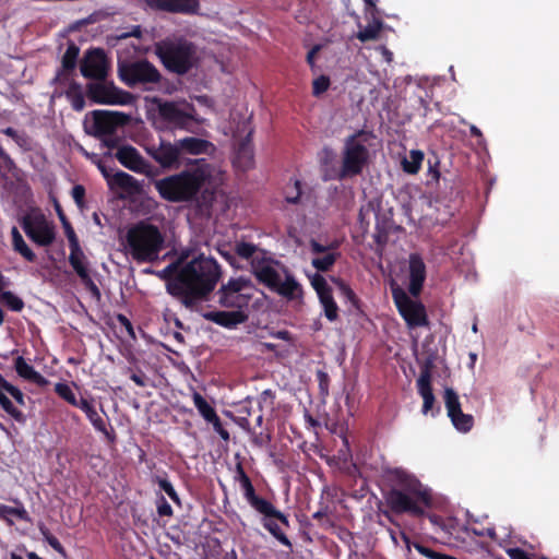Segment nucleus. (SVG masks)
Returning a JSON list of instances; mask_svg holds the SVG:
<instances>
[{
    "instance_id": "f8f14e48",
    "label": "nucleus",
    "mask_w": 559,
    "mask_h": 559,
    "mask_svg": "<svg viewBox=\"0 0 559 559\" xmlns=\"http://www.w3.org/2000/svg\"><path fill=\"white\" fill-rule=\"evenodd\" d=\"M95 136L112 135L118 128L130 122V116L120 111L94 110L92 111Z\"/></svg>"
},
{
    "instance_id": "1a4fd4ad",
    "label": "nucleus",
    "mask_w": 559,
    "mask_h": 559,
    "mask_svg": "<svg viewBox=\"0 0 559 559\" xmlns=\"http://www.w3.org/2000/svg\"><path fill=\"white\" fill-rule=\"evenodd\" d=\"M392 295L396 308L408 328L427 326L429 324L425 306L421 302L413 300L401 288L393 289Z\"/></svg>"
},
{
    "instance_id": "8fccbe9b",
    "label": "nucleus",
    "mask_w": 559,
    "mask_h": 559,
    "mask_svg": "<svg viewBox=\"0 0 559 559\" xmlns=\"http://www.w3.org/2000/svg\"><path fill=\"white\" fill-rule=\"evenodd\" d=\"M310 250L314 254H321L324 252H338L340 242L337 240H333L328 246L321 245L314 239H311L309 242Z\"/></svg>"
},
{
    "instance_id": "69168bd1",
    "label": "nucleus",
    "mask_w": 559,
    "mask_h": 559,
    "mask_svg": "<svg viewBox=\"0 0 559 559\" xmlns=\"http://www.w3.org/2000/svg\"><path fill=\"white\" fill-rule=\"evenodd\" d=\"M13 141L23 150L31 148V139L25 132H19Z\"/></svg>"
},
{
    "instance_id": "dca6fc26",
    "label": "nucleus",
    "mask_w": 559,
    "mask_h": 559,
    "mask_svg": "<svg viewBox=\"0 0 559 559\" xmlns=\"http://www.w3.org/2000/svg\"><path fill=\"white\" fill-rule=\"evenodd\" d=\"M115 157L126 168L139 173L150 175L152 165L144 159L140 152L132 145L126 144L118 147Z\"/></svg>"
},
{
    "instance_id": "cd10ccee",
    "label": "nucleus",
    "mask_w": 559,
    "mask_h": 559,
    "mask_svg": "<svg viewBox=\"0 0 559 559\" xmlns=\"http://www.w3.org/2000/svg\"><path fill=\"white\" fill-rule=\"evenodd\" d=\"M272 292H275L288 300L297 299L302 295L301 285L296 281L294 275L288 272H286L284 281H282V277L280 278L277 286L273 288Z\"/></svg>"
},
{
    "instance_id": "473e14b6",
    "label": "nucleus",
    "mask_w": 559,
    "mask_h": 559,
    "mask_svg": "<svg viewBox=\"0 0 559 559\" xmlns=\"http://www.w3.org/2000/svg\"><path fill=\"white\" fill-rule=\"evenodd\" d=\"M12 245L14 251L20 253L26 261L28 262H35L36 261V254L33 252V250L26 245L24 241L22 235L17 230L16 227L12 228Z\"/></svg>"
},
{
    "instance_id": "3c124183",
    "label": "nucleus",
    "mask_w": 559,
    "mask_h": 559,
    "mask_svg": "<svg viewBox=\"0 0 559 559\" xmlns=\"http://www.w3.org/2000/svg\"><path fill=\"white\" fill-rule=\"evenodd\" d=\"M331 81L326 75H320L312 82V95L319 97L325 93L330 87Z\"/></svg>"
},
{
    "instance_id": "2f4dec72",
    "label": "nucleus",
    "mask_w": 559,
    "mask_h": 559,
    "mask_svg": "<svg viewBox=\"0 0 559 559\" xmlns=\"http://www.w3.org/2000/svg\"><path fill=\"white\" fill-rule=\"evenodd\" d=\"M66 96L70 100L71 106L75 111H81L84 109L85 99L81 85L78 82L73 80L69 81V87L66 91Z\"/></svg>"
},
{
    "instance_id": "c03bdc74",
    "label": "nucleus",
    "mask_w": 559,
    "mask_h": 559,
    "mask_svg": "<svg viewBox=\"0 0 559 559\" xmlns=\"http://www.w3.org/2000/svg\"><path fill=\"white\" fill-rule=\"evenodd\" d=\"M55 392L56 394L69 403L71 406L78 407L80 400L76 399L74 392L70 388L68 383L64 382H58L55 384Z\"/></svg>"
},
{
    "instance_id": "c9c22d12",
    "label": "nucleus",
    "mask_w": 559,
    "mask_h": 559,
    "mask_svg": "<svg viewBox=\"0 0 559 559\" xmlns=\"http://www.w3.org/2000/svg\"><path fill=\"white\" fill-rule=\"evenodd\" d=\"M322 257H317L312 259V266L318 272H328L335 264L337 259L341 257V252H324Z\"/></svg>"
},
{
    "instance_id": "58836bf2",
    "label": "nucleus",
    "mask_w": 559,
    "mask_h": 559,
    "mask_svg": "<svg viewBox=\"0 0 559 559\" xmlns=\"http://www.w3.org/2000/svg\"><path fill=\"white\" fill-rule=\"evenodd\" d=\"M424 160V153L418 150H413L409 153V158L402 160L403 170L409 175H415L419 171Z\"/></svg>"
},
{
    "instance_id": "4c0bfd02",
    "label": "nucleus",
    "mask_w": 559,
    "mask_h": 559,
    "mask_svg": "<svg viewBox=\"0 0 559 559\" xmlns=\"http://www.w3.org/2000/svg\"><path fill=\"white\" fill-rule=\"evenodd\" d=\"M192 400H193L194 406L198 409L199 414L207 423L211 421L214 417L217 416L216 411L214 409V407L211 406L207 403V401L199 392H194L193 393Z\"/></svg>"
},
{
    "instance_id": "f704fd0d",
    "label": "nucleus",
    "mask_w": 559,
    "mask_h": 559,
    "mask_svg": "<svg viewBox=\"0 0 559 559\" xmlns=\"http://www.w3.org/2000/svg\"><path fill=\"white\" fill-rule=\"evenodd\" d=\"M261 252L265 251L258 249L255 245L250 242L237 241L235 245V253L241 259L250 260V262L258 257H262Z\"/></svg>"
},
{
    "instance_id": "680f3d73",
    "label": "nucleus",
    "mask_w": 559,
    "mask_h": 559,
    "mask_svg": "<svg viewBox=\"0 0 559 559\" xmlns=\"http://www.w3.org/2000/svg\"><path fill=\"white\" fill-rule=\"evenodd\" d=\"M157 513L160 516H171L173 515V508L163 496H160V498L158 499V502H157Z\"/></svg>"
},
{
    "instance_id": "2eb2a0df",
    "label": "nucleus",
    "mask_w": 559,
    "mask_h": 559,
    "mask_svg": "<svg viewBox=\"0 0 559 559\" xmlns=\"http://www.w3.org/2000/svg\"><path fill=\"white\" fill-rule=\"evenodd\" d=\"M98 168L106 178L110 189H119L124 195L133 197L142 192V185L131 175L122 170H117L111 175V170L99 164Z\"/></svg>"
},
{
    "instance_id": "864d4df0",
    "label": "nucleus",
    "mask_w": 559,
    "mask_h": 559,
    "mask_svg": "<svg viewBox=\"0 0 559 559\" xmlns=\"http://www.w3.org/2000/svg\"><path fill=\"white\" fill-rule=\"evenodd\" d=\"M301 199V181L295 180L292 190H286L285 201L289 204H298Z\"/></svg>"
},
{
    "instance_id": "6ab92c4d",
    "label": "nucleus",
    "mask_w": 559,
    "mask_h": 559,
    "mask_svg": "<svg viewBox=\"0 0 559 559\" xmlns=\"http://www.w3.org/2000/svg\"><path fill=\"white\" fill-rule=\"evenodd\" d=\"M234 480L239 483L243 498L255 512H259L269 502L267 499L257 495L254 486L252 485L250 477L247 475L241 462L236 464Z\"/></svg>"
},
{
    "instance_id": "20e7f679",
    "label": "nucleus",
    "mask_w": 559,
    "mask_h": 559,
    "mask_svg": "<svg viewBox=\"0 0 559 559\" xmlns=\"http://www.w3.org/2000/svg\"><path fill=\"white\" fill-rule=\"evenodd\" d=\"M165 237L159 228L145 221L131 226L126 235L127 253L136 263H153L164 249Z\"/></svg>"
},
{
    "instance_id": "f03ea898",
    "label": "nucleus",
    "mask_w": 559,
    "mask_h": 559,
    "mask_svg": "<svg viewBox=\"0 0 559 559\" xmlns=\"http://www.w3.org/2000/svg\"><path fill=\"white\" fill-rule=\"evenodd\" d=\"M211 178V170L205 159H195L187 169L155 180L154 187L160 198L171 203L195 201L201 212L211 210L216 190L206 187Z\"/></svg>"
},
{
    "instance_id": "4468645a",
    "label": "nucleus",
    "mask_w": 559,
    "mask_h": 559,
    "mask_svg": "<svg viewBox=\"0 0 559 559\" xmlns=\"http://www.w3.org/2000/svg\"><path fill=\"white\" fill-rule=\"evenodd\" d=\"M261 253L262 257H258L251 261V273L260 284L272 290L277 286L281 278V274L276 269L280 262L271 257H266V252Z\"/></svg>"
},
{
    "instance_id": "ea45409f",
    "label": "nucleus",
    "mask_w": 559,
    "mask_h": 559,
    "mask_svg": "<svg viewBox=\"0 0 559 559\" xmlns=\"http://www.w3.org/2000/svg\"><path fill=\"white\" fill-rule=\"evenodd\" d=\"M319 300L323 307L325 318L331 322L336 321L338 318V307L334 300L333 293L320 296Z\"/></svg>"
},
{
    "instance_id": "13d9d810",
    "label": "nucleus",
    "mask_w": 559,
    "mask_h": 559,
    "mask_svg": "<svg viewBox=\"0 0 559 559\" xmlns=\"http://www.w3.org/2000/svg\"><path fill=\"white\" fill-rule=\"evenodd\" d=\"M62 227H63L64 234H66V236L68 238L69 247L70 248H73V247L76 248L80 243H79V239L76 237V234H75L71 223L69 221L63 222Z\"/></svg>"
},
{
    "instance_id": "423d86ee",
    "label": "nucleus",
    "mask_w": 559,
    "mask_h": 559,
    "mask_svg": "<svg viewBox=\"0 0 559 559\" xmlns=\"http://www.w3.org/2000/svg\"><path fill=\"white\" fill-rule=\"evenodd\" d=\"M156 55L163 66L178 75H185L198 66L197 46L187 40H165L156 45Z\"/></svg>"
},
{
    "instance_id": "c85d7f7f",
    "label": "nucleus",
    "mask_w": 559,
    "mask_h": 559,
    "mask_svg": "<svg viewBox=\"0 0 559 559\" xmlns=\"http://www.w3.org/2000/svg\"><path fill=\"white\" fill-rule=\"evenodd\" d=\"M179 154L181 152L189 153L192 155L205 154L213 144L204 139L187 136L176 141Z\"/></svg>"
},
{
    "instance_id": "de8ad7c7",
    "label": "nucleus",
    "mask_w": 559,
    "mask_h": 559,
    "mask_svg": "<svg viewBox=\"0 0 559 559\" xmlns=\"http://www.w3.org/2000/svg\"><path fill=\"white\" fill-rule=\"evenodd\" d=\"M310 282H311V286L316 290L318 297L332 292V288L329 286L326 280L320 273H314L311 276Z\"/></svg>"
},
{
    "instance_id": "052dcab7",
    "label": "nucleus",
    "mask_w": 559,
    "mask_h": 559,
    "mask_svg": "<svg viewBox=\"0 0 559 559\" xmlns=\"http://www.w3.org/2000/svg\"><path fill=\"white\" fill-rule=\"evenodd\" d=\"M116 320L120 324V326L124 328L127 334L130 337L135 338L133 325H132L131 321L124 314L118 313L116 316Z\"/></svg>"
},
{
    "instance_id": "f3484780",
    "label": "nucleus",
    "mask_w": 559,
    "mask_h": 559,
    "mask_svg": "<svg viewBox=\"0 0 559 559\" xmlns=\"http://www.w3.org/2000/svg\"><path fill=\"white\" fill-rule=\"evenodd\" d=\"M107 71L105 52L100 48L90 51L81 64V73L86 79L103 81Z\"/></svg>"
},
{
    "instance_id": "338daca9",
    "label": "nucleus",
    "mask_w": 559,
    "mask_h": 559,
    "mask_svg": "<svg viewBox=\"0 0 559 559\" xmlns=\"http://www.w3.org/2000/svg\"><path fill=\"white\" fill-rule=\"evenodd\" d=\"M102 143L104 146L108 147V148H117L120 147L119 146V138L115 136L114 134L112 135H104L102 136Z\"/></svg>"
},
{
    "instance_id": "a211bd4d",
    "label": "nucleus",
    "mask_w": 559,
    "mask_h": 559,
    "mask_svg": "<svg viewBox=\"0 0 559 559\" xmlns=\"http://www.w3.org/2000/svg\"><path fill=\"white\" fill-rule=\"evenodd\" d=\"M69 263L80 277L83 285L93 296L99 298L100 292L93 278L91 277L88 267L86 265V258L80 245L75 248H70Z\"/></svg>"
},
{
    "instance_id": "0eeeda50",
    "label": "nucleus",
    "mask_w": 559,
    "mask_h": 559,
    "mask_svg": "<svg viewBox=\"0 0 559 559\" xmlns=\"http://www.w3.org/2000/svg\"><path fill=\"white\" fill-rule=\"evenodd\" d=\"M253 289L254 285L250 278L231 277L217 290V302L223 308L247 311L253 297Z\"/></svg>"
},
{
    "instance_id": "e433bc0d",
    "label": "nucleus",
    "mask_w": 559,
    "mask_h": 559,
    "mask_svg": "<svg viewBox=\"0 0 559 559\" xmlns=\"http://www.w3.org/2000/svg\"><path fill=\"white\" fill-rule=\"evenodd\" d=\"M373 23L368 24L365 28L360 29L356 37L361 41L366 43L369 40H374L378 38L380 31L382 28V21L374 16L372 12Z\"/></svg>"
},
{
    "instance_id": "603ef678",
    "label": "nucleus",
    "mask_w": 559,
    "mask_h": 559,
    "mask_svg": "<svg viewBox=\"0 0 559 559\" xmlns=\"http://www.w3.org/2000/svg\"><path fill=\"white\" fill-rule=\"evenodd\" d=\"M156 483L158 484L159 488L162 490H164L167 496L175 502V503H180V498L177 493V491L175 490L173 484L167 479V478H163V477H156Z\"/></svg>"
},
{
    "instance_id": "b1692460",
    "label": "nucleus",
    "mask_w": 559,
    "mask_h": 559,
    "mask_svg": "<svg viewBox=\"0 0 559 559\" xmlns=\"http://www.w3.org/2000/svg\"><path fill=\"white\" fill-rule=\"evenodd\" d=\"M431 371L432 361L427 360L420 369L419 378L417 379L418 393L423 397V414L426 415L435 405L436 397L431 386Z\"/></svg>"
},
{
    "instance_id": "79ce46f5",
    "label": "nucleus",
    "mask_w": 559,
    "mask_h": 559,
    "mask_svg": "<svg viewBox=\"0 0 559 559\" xmlns=\"http://www.w3.org/2000/svg\"><path fill=\"white\" fill-rule=\"evenodd\" d=\"M5 393L7 392H4V389L0 388V406L7 414H9L17 423H25V415L13 405V403L5 395Z\"/></svg>"
},
{
    "instance_id": "4be33fe9",
    "label": "nucleus",
    "mask_w": 559,
    "mask_h": 559,
    "mask_svg": "<svg viewBox=\"0 0 559 559\" xmlns=\"http://www.w3.org/2000/svg\"><path fill=\"white\" fill-rule=\"evenodd\" d=\"M409 285L408 292L413 297H418L426 281V264L419 253H411L408 259Z\"/></svg>"
},
{
    "instance_id": "7ed1b4c3",
    "label": "nucleus",
    "mask_w": 559,
    "mask_h": 559,
    "mask_svg": "<svg viewBox=\"0 0 559 559\" xmlns=\"http://www.w3.org/2000/svg\"><path fill=\"white\" fill-rule=\"evenodd\" d=\"M221 276L217 261L201 254L180 266L176 278L169 284V294L186 308L192 309L209 299Z\"/></svg>"
},
{
    "instance_id": "72a5a7b5",
    "label": "nucleus",
    "mask_w": 559,
    "mask_h": 559,
    "mask_svg": "<svg viewBox=\"0 0 559 559\" xmlns=\"http://www.w3.org/2000/svg\"><path fill=\"white\" fill-rule=\"evenodd\" d=\"M262 525L282 545H284L288 548H292L290 540L288 539L286 534L283 532V530L280 527L275 518L262 516Z\"/></svg>"
},
{
    "instance_id": "e2e57ef3",
    "label": "nucleus",
    "mask_w": 559,
    "mask_h": 559,
    "mask_svg": "<svg viewBox=\"0 0 559 559\" xmlns=\"http://www.w3.org/2000/svg\"><path fill=\"white\" fill-rule=\"evenodd\" d=\"M71 195H72L74 202L79 206H82L84 203V198H85V188L82 185H75L72 188Z\"/></svg>"
},
{
    "instance_id": "9b49d317",
    "label": "nucleus",
    "mask_w": 559,
    "mask_h": 559,
    "mask_svg": "<svg viewBox=\"0 0 559 559\" xmlns=\"http://www.w3.org/2000/svg\"><path fill=\"white\" fill-rule=\"evenodd\" d=\"M86 95L93 103L107 105H127L132 99L129 92L118 88L114 82H107L106 79L88 83Z\"/></svg>"
},
{
    "instance_id": "5701e85b",
    "label": "nucleus",
    "mask_w": 559,
    "mask_h": 559,
    "mask_svg": "<svg viewBox=\"0 0 559 559\" xmlns=\"http://www.w3.org/2000/svg\"><path fill=\"white\" fill-rule=\"evenodd\" d=\"M202 317L210 322H213L219 326L225 329H236L238 325L243 324L248 321L249 314L243 310H215L207 311L202 314Z\"/></svg>"
},
{
    "instance_id": "5fc2aeb1",
    "label": "nucleus",
    "mask_w": 559,
    "mask_h": 559,
    "mask_svg": "<svg viewBox=\"0 0 559 559\" xmlns=\"http://www.w3.org/2000/svg\"><path fill=\"white\" fill-rule=\"evenodd\" d=\"M333 282L337 285L341 293L346 297L347 300H349L353 304H356L358 301L357 296L355 292L350 288V286L345 283L341 278H333Z\"/></svg>"
},
{
    "instance_id": "ddd939ff",
    "label": "nucleus",
    "mask_w": 559,
    "mask_h": 559,
    "mask_svg": "<svg viewBox=\"0 0 559 559\" xmlns=\"http://www.w3.org/2000/svg\"><path fill=\"white\" fill-rule=\"evenodd\" d=\"M443 400L448 417L450 418L454 428L463 433L471 431L474 426V417L471 414H465L462 412L457 393L452 388H445Z\"/></svg>"
},
{
    "instance_id": "f257e3e1",
    "label": "nucleus",
    "mask_w": 559,
    "mask_h": 559,
    "mask_svg": "<svg viewBox=\"0 0 559 559\" xmlns=\"http://www.w3.org/2000/svg\"><path fill=\"white\" fill-rule=\"evenodd\" d=\"M384 478L388 485V490L383 492L386 510H382V514L392 524H396L393 514L423 518L426 510L432 508L431 489L405 468H388Z\"/></svg>"
},
{
    "instance_id": "39448f33",
    "label": "nucleus",
    "mask_w": 559,
    "mask_h": 559,
    "mask_svg": "<svg viewBox=\"0 0 559 559\" xmlns=\"http://www.w3.org/2000/svg\"><path fill=\"white\" fill-rule=\"evenodd\" d=\"M366 132L360 130L347 136L344 141L342 151V164L340 169L326 171L324 180H344L354 178L362 174L369 162V151L366 139H362Z\"/></svg>"
},
{
    "instance_id": "4d7b16f0",
    "label": "nucleus",
    "mask_w": 559,
    "mask_h": 559,
    "mask_svg": "<svg viewBox=\"0 0 559 559\" xmlns=\"http://www.w3.org/2000/svg\"><path fill=\"white\" fill-rule=\"evenodd\" d=\"M316 378L318 381L320 394L323 396L329 395V388H330V377L329 374L323 370H318L316 372Z\"/></svg>"
},
{
    "instance_id": "a18cd8bd",
    "label": "nucleus",
    "mask_w": 559,
    "mask_h": 559,
    "mask_svg": "<svg viewBox=\"0 0 559 559\" xmlns=\"http://www.w3.org/2000/svg\"><path fill=\"white\" fill-rule=\"evenodd\" d=\"M0 302L15 312H21L25 306L23 299L10 290L0 295Z\"/></svg>"
},
{
    "instance_id": "0e129e2a",
    "label": "nucleus",
    "mask_w": 559,
    "mask_h": 559,
    "mask_svg": "<svg viewBox=\"0 0 559 559\" xmlns=\"http://www.w3.org/2000/svg\"><path fill=\"white\" fill-rule=\"evenodd\" d=\"M274 399H275V394L272 390L267 389V390H264L260 396H259V407H260V411H262L263 408V404L265 403H270V405H273V402H274Z\"/></svg>"
},
{
    "instance_id": "a878e982",
    "label": "nucleus",
    "mask_w": 559,
    "mask_h": 559,
    "mask_svg": "<svg viewBox=\"0 0 559 559\" xmlns=\"http://www.w3.org/2000/svg\"><path fill=\"white\" fill-rule=\"evenodd\" d=\"M159 116L167 122L185 128L192 120V116L182 110L177 104L173 102H165L159 105Z\"/></svg>"
},
{
    "instance_id": "bf43d9fd",
    "label": "nucleus",
    "mask_w": 559,
    "mask_h": 559,
    "mask_svg": "<svg viewBox=\"0 0 559 559\" xmlns=\"http://www.w3.org/2000/svg\"><path fill=\"white\" fill-rule=\"evenodd\" d=\"M210 424H212L214 430L219 435V437L224 440V441H229V432L227 429L224 428L223 424H222V420L219 418V416L217 415L216 417H214L211 421H209Z\"/></svg>"
},
{
    "instance_id": "37998d69",
    "label": "nucleus",
    "mask_w": 559,
    "mask_h": 559,
    "mask_svg": "<svg viewBox=\"0 0 559 559\" xmlns=\"http://www.w3.org/2000/svg\"><path fill=\"white\" fill-rule=\"evenodd\" d=\"M258 513L262 516L275 518L276 522L281 523L285 527H289L288 516L276 509L271 501H269Z\"/></svg>"
},
{
    "instance_id": "bb28decb",
    "label": "nucleus",
    "mask_w": 559,
    "mask_h": 559,
    "mask_svg": "<svg viewBox=\"0 0 559 559\" xmlns=\"http://www.w3.org/2000/svg\"><path fill=\"white\" fill-rule=\"evenodd\" d=\"M14 369L19 377L35 383L39 388H45L49 384V381L43 374L36 371L34 367L29 365L22 356H19L14 359Z\"/></svg>"
},
{
    "instance_id": "49530a36",
    "label": "nucleus",
    "mask_w": 559,
    "mask_h": 559,
    "mask_svg": "<svg viewBox=\"0 0 559 559\" xmlns=\"http://www.w3.org/2000/svg\"><path fill=\"white\" fill-rule=\"evenodd\" d=\"M40 533L45 539V542H47V544L53 549L56 550L60 556H62L63 558H67L68 557V554H67V550L66 548L61 545V543L59 542V539L52 535L49 530L47 527H40Z\"/></svg>"
},
{
    "instance_id": "6e6552de",
    "label": "nucleus",
    "mask_w": 559,
    "mask_h": 559,
    "mask_svg": "<svg viewBox=\"0 0 559 559\" xmlns=\"http://www.w3.org/2000/svg\"><path fill=\"white\" fill-rule=\"evenodd\" d=\"M120 79L131 88L143 86L153 90L162 75L157 68L147 60H139L120 67Z\"/></svg>"
},
{
    "instance_id": "a19ab883",
    "label": "nucleus",
    "mask_w": 559,
    "mask_h": 559,
    "mask_svg": "<svg viewBox=\"0 0 559 559\" xmlns=\"http://www.w3.org/2000/svg\"><path fill=\"white\" fill-rule=\"evenodd\" d=\"M5 393L7 392H4V389L0 388V406L7 414H9L17 423H25V415L13 405V403L5 395Z\"/></svg>"
},
{
    "instance_id": "6e6d98bb",
    "label": "nucleus",
    "mask_w": 559,
    "mask_h": 559,
    "mask_svg": "<svg viewBox=\"0 0 559 559\" xmlns=\"http://www.w3.org/2000/svg\"><path fill=\"white\" fill-rule=\"evenodd\" d=\"M249 435L251 437L252 444L258 448L266 447L272 440V436L270 432L264 433L262 431L255 432L251 430V433Z\"/></svg>"
},
{
    "instance_id": "09e8293b",
    "label": "nucleus",
    "mask_w": 559,
    "mask_h": 559,
    "mask_svg": "<svg viewBox=\"0 0 559 559\" xmlns=\"http://www.w3.org/2000/svg\"><path fill=\"white\" fill-rule=\"evenodd\" d=\"M179 262L168 264L162 271L158 272V276L166 282V288L169 293V284L176 278V273L180 269Z\"/></svg>"
},
{
    "instance_id": "9d476101",
    "label": "nucleus",
    "mask_w": 559,
    "mask_h": 559,
    "mask_svg": "<svg viewBox=\"0 0 559 559\" xmlns=\"http://www.w3.org/2000/svg\"><path fill=\"white\" fill-rule=\"evenodd\" d=\"M21 226L28 238L38 246H49L56 238L53 226L40 213H27L23 216Z\"/></svg>"
},
{
    "instance_id": "393cba45",
    "label": "nucleus",
    "mask_w": 559,
    "mask_h": 559,
    "mask_svg": "<svg viewBox=\"0 0 559 559\" xmlns=\"http://www.w3.org/2000/svg\"><path fill=\"white\" fill-rule=\"evenodd\" d=\"M80 48L74 43H69L61 59V68L53 79L55 83H67L76 68Z\"/></svg>"
},
{
    "instance_id": "aec40b11",
    "label": "nucleus",
    "mask_w": 559,
    "mask_h": 559,
    "mask_svg": "<svg viewBox=\"0 0 559 559\" xmlns=\"http://www.w3.org/2000/svg\"><path fill=\"white\" fill-rule=\"evenodd\" d=\"M155 11L192 15L200 10L199 0H144Z\"/></svg>"
},
{
    "instance_id": "7c9ffc66",
    "label": "nucleus",
    "mask_w": 559,
    "mask_h": 559,
    "mask_svg": "<svg viewBox=\"0 0 559 559\" xmlns=\"http://www.w3.org/2000/svg\"><path fill=\"white\" fill-rule=\"evenodd\" d=\"M78 408H80L82 412L85 413L86 417L91 421L92 426L95 428V430L104 433L105 436L109 437V432L107 430L106 421L103 419V417L97 413L95 409L93 402L88 401L84 397L80 399V403L78 405Z\"/></svg>"
},
{
    "instance_id": "774afa93",
    "label": "nucleus",
    "mask_w": 559,
    "mask_h": 559,
    "mask_svg": "<svg viewBox=\"0 0 559 559\" xmlns=\"http://www.w3.org/2000/svg\"><path fill=\"white\" fill-rule=\"evenodd\" d=\"M321 50V45H314L307 53V63L310 66L311 69L314 68L316 63V56Z\"/></svg>"
},
{
    "instance_id": "c756f323",
    "label": "nucleus",
    "mask_w": 559,
    "mask_h": 559,
    "mask_svg": "<svg viewBox=\"0 0 559 559\" xmlns=\"http://www.w3.org/2000/svg\"><path fill=\"white\" fill-rule=\"evenodd\" d=\"M252 131L240 141L236 150L235 163L243 169H248L253 164V148L251 143Z\"/></svg>"
},
{
    "instance_id": "412c9836",
    "label": "nucleus",
    "mask_w": 559,
    "mask_h": 559,
    "mask_svg": "<svg viewBox=\"0 0 559 559\" xmlns=\"http://www.w3.org/2000/svg\"><path fill=\"white\" fill-rule=\"evenodd\" d=\"M147 153L163 168L177 169L180 166V154L176 142L171 144L162 141L158 146L148 147Z\"/></svg>"
}]
</instances>
